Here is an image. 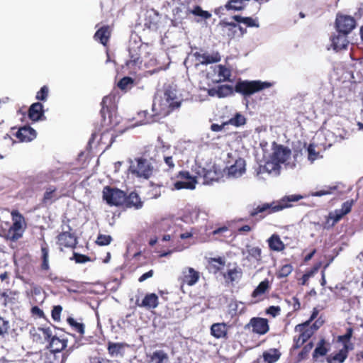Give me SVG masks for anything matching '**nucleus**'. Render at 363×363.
<instances>
[{
    "label": "nucleus",
    "mask_w": 363,
    "mask_h": 363,
    "mask_svg": "<svg viewBox=\"0 0 363 363\" xmlns=\"http://www.w3.org/2000/svg\"><path fill=\"white\" fill-rule=\"evenodd\" d=\"M303 198L301 195L285 196L279 201L272 203H264L253 207L249 211V216L256 221H260L267 215L282 211L284 208L291 206L290 202L298 201Z\"/></svg>",
    "instance_id": "1"
},
{
    "label": "nucleus",
    "mask_w": 363,
    "mask_h": 363,
    "mask_svg": "<svg viewBox=\"0 0 363 363\" xmlns=\"http://www.w3.org/2000/svg\"><path fill=\"white\" fill-rule=\"evenodd\" d=\"M11 215L12 224L7 231L6 238L11 241H17L22 238L27 225L24 216L18 210L12 211Z\"/></svg>",
    "instance_id": "2"
},
{
    "label": "nucleus",
    "mask_w": 363,
    "mask_h": 363,
    "mask_svg": "<svg viewBox=\"0 0 363 363\" xmlns=\"http://www.w3.org/2000/svg\"><path fill=\"white\" fill-rule=\"evenodd\" d=\"M271 86L272 84L267 82L240 80L236 83L234 90L236 93L246 96L269 88Z\"/></svg>",
    "instance_id": "3"
},
{
    "label": "nucleus",
    "mask_w": 363,
    "mask_h": 363,
    "mask_svg": "<svg viewBox=\"0 0 363 363\" xmlns=\"http://www.w3.org/2000/svg\"><path fill=\"white\" fill-rule=\"evenodd\" d=\"M130 173L137 177L148 179L154 172V167L145 158L139 157L135 159V163L129 167Z\"/></svg>",
    "instance_id": "4"
},
{
    "label": "nucleus",
    "mask_w": 363,
    "mask_h": 363,
    "mask_svg": "<svg viewBox=\"0 0 363 363\" xmlns=\"http://www.w3.org/2000/svg\"><path fill=\"white\" fill-rule=\"evenodd\" d=\"M102 198L110 206H123L125 192L116 187L105 186L102 191Z\"/></svg>",
    "instance_id": "5"
},
{
    "label": "nucleus",
    "mask_w": 363,
    "mask_h": 363,
    "mask_svg": "<svg viewBox=\"0 0 363 363\" xmlns=\"http://www.w3.org/2000/svg\"><path fill=\"white\" fill-rule=\"evenodd\" d=\"M356 27L355 19L347 15H337L335 28L338 33L347 35Z\"/></svg>",
    "instance_id": "6"
},
{
    "label": "nucleus",
    "mask_w": 363,
    "mask_h": 363,
    "mask_svg": "<svg viewBox=\"0 0 363 363\" xmlns=\"http://www.w3.org/2000/svg\"><path fill=\"white\" fill-rule=\"evenodd\" d=\"M245 329H251L253 333L259 335H265L269 330L268 320L260 317H253L245 325Z\"/></svg>",
    "instance_id": "7"
},
{
    "label": "nucleus",
    "mask_w": 363,
    "mask_h": 363,
    "mask_svg": "<svg viewBox=\"0 0 363 363\" xmlns=\"http://www.w3.org/2000/svg\"><path fill=\"white\" fill-rule=\"evenodd\" d=\"M177 177L180 178L181 180L174 184V189L177 190L182 189L192 190L195 189L197 181L188 171H180Z\"/></svg>",
    "instance_id": "8"
},
{
    "label": "nucleus",
    "mask_w": 363,
    "mask_h": 363,
    "mask_svg": "<svg viewBox=\"0 0 363 363\" xmlns=\"http://www.w3.org/2000/svg\"><path fill=\"white\" fill-rule=\"evenodd\" d=\"M57 243L61 250L64 247L74 249L77 245V238L74 233L68 231L62 232L57 236Z\"/></svg>",
    "instance_id": "9"
},
{
    "label": "nucleus",
    "mask_w": 363,
    "mask_h": 363,
    "mask_svg": "<svg viewBox=\"0 0 363 363\" xmlns=\"http://www.w3.org/2000/svg\"><path fill=\"white\" fill-rule=\"evenodd\" d=\"M101 117L106 121V115H108V118L111 117L112 113L115 111L116 108V95L115 94H108L105 96L102 101L101 103Z\"/></svg>",
    "instance_id": "10"
},
{
    "label": "nucleus",
    "mask_w": 363,
    "mask_h": 363,
    "mask_svg": "<svg viewBox=\"0 0 363 363\" xmlns=\"http://www.w3.org/2000/svg\"><path fill=\"white\" fill-rule=\"evenodd\" d=\"M200 274L199 272L192 267H186L182 271V276L179 278V281L182 285L193 286L197 283Z\"/></svg>",
    "instance_id": "11"
},
{
    "label": "nucleus",
    "mask_w": 363,
    "mask_h": 363,
    "mask_svg": "<svg viewBox=\"0 0 363 363\" xmlns=\"http://www.w3.org/2000/svg\"><path fill=\"white\" fill-rule=\"evenodd\" d=\"M62 195L59 194L57 188L54 185L45 187L41 203L44 206L51 205L59 200Z\"/></svg>",
    "instance_id": "12"
},
{
    "label": "nucleus",
    "mask_w": 363,
    "mask_h": 363,
    "mask_svg": "<svg viewBox=\"0 0 363 363\" xmlns=\"http://www.w3.org/2000/svg\"><path fill=\"white\" fill-rule=\"evenodd\" d=\"M214 74H217L216 79H212L213 84H218L224 82L230 81L231 70L225 65H218L211 67Z\"/></svg>",
    "instance_id": "13"
},
{
    "label": "nucleus",
    "mask_w": 363,
    "mask_h": 363,
    "mask_svg": "<svg viewBox=\"0 0 363 363\" xmlns=\"http://www.w3.org/2000/svg\"><path fill=\"white\" fill-rule=\"evenodd\" d=\"M166 101L165 107H161V104H159V112L157 114L160 115V117H166L169 115L175 109L180 107L182 100L178 96H175V99H168Z\"/></svg>",
    "instance_id": "14"
},
{
    "label": "nucleus",
    "mask_w": 363,
    "mask_h": 363,
    "mask_svg": "<svg viewBox=\"0 0 363 363\" xmlns=\"http://www.w3.org/2000/svg\"><path fill=\"white\" fill-rule=\"evenodd\" d=\"M159 108L157 107V104L153 103L152 106V111L153 112L152 114H150L147 111H141L138 113V118L140 120V122L143 123H151L155 121H159L160 118L163 117H160V115L157 114V112H159Z\"/></svg>",
    "instance_id": "15"
},
{
    "label": "nucleus",
    "mask_w": 363,
    "mask_h": 363,
    "mask_svg": "<svg viewBox=\"0 0 363 363\" xmlns=\"http://www.w3.org/2000/svg\"><path fill=\"white\" fill-rule=\"evenodd\" d=\"M15 136L19 142L28 143L36 138V132L30 126H23L17 130Z\"/></svg>",
    "instance_id": "16"
},
{
    "label": "nucleus",
    "mask_w": 363,
    "mask_h": 363,
    "mask_svg": "<svg viewBox=\"0 0 363 363\" xmlns=\"http://www.w3.org/2000/svg\"><path fill=\"white\" fill-rule=\"evenodd\" d=\"M245 166V160L241 157H239L235 160L233 164L228 167V175L233 178L241 177L246 171Z\"/></svg>",
    "instance_id": "17"
},
{
    "label": "nucleus",
    "mask_w": 363,
    "mask_h": 363,
    "mask_svg": "<svg viewBox=\"0 0 363 363\" xmlns=\"http://www.w3.org/2000/svg\"><path fill=\"white\" fill-rule=\"evenodd\" d=\"M194 56L197 60L200 62L201 65H208L212 63H216L220 61L221 57L218 52H213L211 54L208 52L201 53L196 52Z\"/></svg>",
    "instance_id": "18"
},
{
    "label": "nucleus",
    "mask_w": 363,
    "mask_h": 363,
    "mask_svg": "<svg viewBox=\"0 0 363 363\" xmlns=\"http://www.w3.org/2000/svg\"><path fill=\"white\" fill-rule=\"evenodd\" d=\"M67 340L60 339L57 336H54L49 342L48 347L50 348V356L60 352L67 347Z\"/></svg>",
    "instance_id": "19"
},
{
    "label": "nucleus",
    "mask_w": 363,
    "mask_h": 363,
    "mask_svg": "<svg viewBox=\"0 0 363 363\" xmlns=\"http://www.w3.org/2000/svg\"><path fill=\"white\" fill-rule=\"evenodd\" d=\"M135 303L141 308L147 309L155 308L159 304L158 296L155 293L147 294L141 303H139L138 300H137Z\"/></svg>",
    "instance_id": "20"
},
{
    "label": "nucleus",
    "mask_w": 363,
    "mask_h": 363,
    "mask_svg": "<svg viewBox=\"0 0 363 363\" xmlns=\"http://www.w3.org/2000/svg\"><path fill=\"white\" fill-rule=\"evenodd\" d=\"M41 251V264L40 265V269L42 272H48L50 269L49 264V246L45 240H43L40 245Z\"/></svg>",
    "instance_id": "21"
},
{
    "label": "nucleus",
    "mask_w": 363,
    "mask_h": 363,
    "mask_svg": "<svg viewBox=\"0 0 363 363\" xmlns=\"http://www.w3.org/2000/svg\"><path fill=\"white\" fill-rule=\"evenodd\" d=\"M229 326L225 323H213L211 327V334L217 339L227 338Z\"/></svg>",
    "instance_id": "22"
},
{
    "label": "nucleus",
    "mask_w": 363,
    "mask_h": 363,
    "mask_svg": "<svg viewBox=\"0 0 363 363\" xmlns=\"http://www.w3.org/2000/svg\"><path fill=\"white\" fill-rule=\"evenodd\" d=\"M219 25L223 36L227 37L229 40L234 38L237 33L238 24L236 23L227 22L223 20L219 23Z\"/></svg>",
    "instance_id": "23"
},
{
    "label": "nucleus",
    "mask_w": 363,
    "mask_h": 363,
    "mask_svg": "<svg viewBox=\"0 0 363 363\" xmlns=\"http://www.w3.org/2000/svg\"><path fill=\"white\" fill-rule=\"evenodd\" d=\"M111 31L109 26H104L99 28L94 34V39L106 46L111 38Z\"/></svg>",
    "instance_id": "24"
},
{
    "label": "nucleus",
    "mask_w": 363,
    "mask_h": 363,
    "mask_svg": "<svg viewBox=\"0 0 363 363\" xmlns=\"http://www.w3.org/2000/svg\"><path fill=\"white\" fill-rule=\"evenodd\" d=\"M44 117L43 106L40 102L33 103L28 109V118L33 121H38Z\"/></svg>",
    "instance_id": "25"
},
{
    "label": "nucleus",
    "mask_w": 363,
    "mask_h": 363,
    "mask_svg": "<svg viewBox=\"0 0 363 363\" xmlns=\"http://www.w3.org/2000/svg\"><path fill=\"white\" fill-rule=\"evenodd\" d=\"M295 331L299 333V335L303 341L306 342L314 333L313 327H310L309 321L298 324L295 327Z\"/></svg>",
    "instance_id": "26"
},
{
    "label": "nucleus",
    "mask_w": 363,
    "mask_h": 363,
    "mask_svg": "<svg viewBox=\"0 0 363 363\" xmlns=\"http://www.w3.org/2000/svg\"><path fill=\"white\" fill-rule=\"evenodd\" d=\"M269 248L272 251L281 252L286 246L278 234H272L267 240Z\"/></svg>",
    "instance_id": "27"
},
{
    "label": "nucleus",
    "mask_w": 363,
    "mask_h": 363,
    "mask_svg": "<svg viewBox=\"0 0 363 363\" xmlns=\"http://www.w3.org/2000/svg\"><path fill=\"white\" fill-rule=\"evenodd\" d=\"M142 206L143 203L136 192H130L129 195L125 194V199L123 206L126 208L135 207V208H140Z\"/></svg>",
    "instance_id": "28"
},
{
    "label": "nucleus",
    "mask_w": 363,
    "mask_h": 363,
    "mask_svg": "<svg viewBox=\"0 0 363 363\" xmlns=\"http://www.w3.org/2000/svg\"><path fill=\"white\" fill-rule=\"evenodd\" d=\"M127 346L128 345L125 342H112L109 341L107 344L108 353L111 357L122 356L124 348Z\"/></svg>",
    "instance_id": "29"
},
{
    "label": "nucleus",
    "mask_w": 363,
    "mask_h": 363,
    "mask_svg": "<svg viewBox=\"0 0 363 363\" xmlns=\"http://www.w3.org/2000/svg\"><path fill=\"white\" fill-rule=\"evenodd\" d=\"M242 275V269L238 267L230 269L225 273L223 274V277L228 284H233L234 281L240 280Z\"/></svg>",
    "instance_id": "30"
},
{
    "label": "nucleus",
    "mask_w": 363,
    "mask_h": 363,
    "mask_svg": "<svg viewBox=\"0 0 363 363\" xmlns=\"http://www.w3.org/2000/svg\"><path fill=\"white\" fill-rule=\"evenodd\" d=\"M331 40L333 48L335 50L346 49L349 43V41L347 38V35L340 33L338 35L333 36Z\"/></svg>",
    "instance_id": "31"
},
{
    "label": "nucleus",
    "mask_w": 363,
    "mask_h": 363,
    "mask_svg": "<svg viewBox=\"0 0 363 363\" xmlns=\"http://www.w3.org/2000/svg\"><path fill=\"white\" fill-rule=\"evenodd\" d=\"M290 150L282 146L278 147L272 155V159L277 163H284L290 156Z\"/></svg>",
    "instance_id": "32"
},
{
    "label": "nucleus",
    "mask_w": 363,
    "mask_h": 363,
    "mask_svg": "<svg viewBox=\"0 0 363 363\" xmlns=\"http://www.w3.org/2000/svg\"><path fill=\"white\" fill-rule=\"evenodd\" d=\"M271 289V285L269 281L267 279L262 281L258 286L254 289L252 292L251 296L253 298H256L259 297L267 292H268Z\"/></svg>",
    "instance_id": "33"
},
{
    "label": "nucleus",
    "mask_w": 363,
    "mask_h": 363,
    "mask_svg": "<svg viewBox=\"0 0 363 363\" xmlns=\"http://www.w3.org/2000/svg\"><path fill=\"white\" fill-rule=\"evenodd\" d=\"M210 269L216 274L223 269L225 262L221 257H211L208 260Z\"/></svg>",
    "instance_id": "34"
},
{
    "label": "nucleus",
    "mask_w": 363,
    "mask_h": 363,
    "mask_svg": "<svg viewBox=\"0 0 363 363\" xmlns=\"http://www.w3.org/2000/svg\"><path fill=\"white\" fill-rule=\"evenodd\" d=\"M281 354L277 349H270L263 352L262 357L265 363H274L280 357Z\"/></svg>",
    "instance_id": "35"
},
{
    "label": "nucleus",
    "mask_w": 363,
    "mask_h": 363,
    "mask_svg": "<svg viewBox=\"0 0 363 363\" xmlns=\"http://www.w3.org/2000/svg\"><path fill=\"white\" fill-rule=\"evenodd\" d=\"M352 334L353 329L352 328H348L345 335L338 336V341L343 344V348H345L346 347V348L350 350L353 349V345L350 343Z\"/></svg>",
    "instance_id": "36"
},
{
    "label": "nucleus",
    "mask_w": 363,
    "mask_h": 363,
    "mask_svg": "<svg viewBox=\"0 0 363 363\" xmlns=\"http://www.w3.org/2000/svg\"><path fill=\"white\" fill-rule=\"evenodd\" d=\"M236 22L244 23L247 27L258 28L259 26L257 21L251 17H242L240 15H235L232 17Z\"/></svg>",
    "instance_id": "37"
},
{
    "label": "nucleus",
    "mask_w": 363,
    "mask_h": 363,
    "mask_svg": "<svg viewBox=\"0 0 363 363\" xmlns=\"http://www.w3.org/2000/svg\"><path fill=\"white\" fill-rule=\"evenodd\" d=\"M346 347L342 348L340 350V352L332 357H328L327 360L329 363H333V362H337L339 363H342L346 359L348 355V351Z\"/></svg>",
    "instance_id": "38"
},
{
    "label": "nucleus",
    "mask_w": 363,
    "mask_h": 363,
    "mask_svg": "<svg viewBox=\"0 0 363 363\" xmlns=\"http://www.w3.org/2000/svg\"><path fill=\"white\" fill-rule=\"evenodd\" d=\"M204 184H211L213 182L217 181V173L213 169H202Z\"/></svg>",
    "instance_id": "39"
},
{
    "label": "nucleus",
    "mask_w": 363,
    "mask_h": 363,
    "mask_svg": "<svg viewBox=\"0 0 363 363\" xmlns=\"http://www.w3.org/2000/svg\"><path fill=\"white\" fill-rule=\"evenodd\" d=\"M11 332V325L8 320L0 316V337H6Z\"/></svg>",
    "instance_id": "40"
},
{
    "label": "nucleus",
    "mask_w": 363,
    "mask_h": 363,
    "mask_svg": "<svg viewBox=\"0 0 363 363\" xmlns=\"http://www.w3.org/2000/svg\"><path fill=\"white\" fill-rule=\"evenodd\" d=\"M17 294L16 291L11 290L0 293V296L3 298L2 304L6 306L9 303H13L15 300L14 296L17 295Z\"/></svg>",
    "instance_id": "41"
},
{
    "label": "nucleus",
    "mask_w": 363,
    "mask_h": 363,
    "mask_svg": "<svg viewBox=\"0 0 363 363\" xmlns=\"http://www.w3.org/2000/svg\"><path fill=\"white\" fill-rule=\"evenodd\" d=\"M67 322L72 327V330L79 333L81 335L84 334V325L77 322L73 318L68 317Z\"/></svg>",
    "instance_id": "42"
},
{
    "label": "nucleus",
    "mask_w": 363,
    "mask_h": 363,
    "mask_svg": "<svg viewBox=\"0 0 363 363\" xmlns=\"http://www.w3.org/2000/svg\"><path fill=\"white\" fill-rule=\"evenodd\" d=\"M152 362L156 361V363H164V360L168 359V356L163 350L155 351L150 356Z\"/></svg>",
    "instance_id": "43"
},
{
    "label": "nucleus",
    "mask_w": 363,
    "mask_h": 363,
    "mask_svg": "<svg viewBox=\"0 0 363 363\" xmlns=\"http://www.w3.org/2000/svg\"><path fill=\"white\" fill-rule=\"evenodd\" d=\"M235 91L232 86L224 84L218 86V98H224L230 96Z\"/></svg>",
    "instance_id": "44"
},
{
    "label": "nucleus",
    "mask_w": 363,
    "mask_h": 363,
    "mask_svg": "<svg viewBox=\"0 0 363 363\" xmlns=\"http://www.w3.org/2000/svg\"><path fill=\"white\" fill-rule=\"evenodd\" d=\"M249 256L256 262H260L262 260V250L259 247H250L247 249Z\"/></svg>",
    "instance_id": "45"
},
{
    "label": "nucleus",
    "mask_w": 363,
    "mask_h": 363,
    "mask_svg": "<svg viewBox=\"0 0 363 363\" xmlns=\"http://www.w3.org/2000/svg\"><path fill=\"white\" fill-rule=\"evenodd\" d=\"M130 54V60L126 62V65L128 67H134L138 64H141L142 60L140 55L138 52L133 53L130 50H129Z\"/></svg>",
    "instance_id": "46"
},
{
    "label": "nucleus",
    "mask_w": 363,
    "mask_h": 363,
    "mask_svg": "<svg viewBox=\"0 0 363 363\" xmlns=\"http://www.w3.org/2000/svg\"><path fill=\"white\" fill-rule=\"evenodd\" d=\"M325 342L323 339L318 342L313 353V357L314 358L318 356H325L327 354L328 350L325 347Z\"/></svg>",
    "instance_id": "47"
},
{
    "label": "nucleus",
    "mask_w": 363,
    "mask_h": 363,
    "mask_svg": "<svg viewBox=\"0 0 363 363\" xmlns=\"http://www.w3.org/2000/svg\"><path fill=\"white\" fill-rule=\"evenodd\" d=\"M337 186H325L323 189H322L319 191H317L315 192H311V195L312 196H318V197L325 196V195H329V194H331L334 191L337 190Z\"/></svg>",
    "instance_id": "48"
},
{
    "label": "nucleus",
    "mask_w": 363,
    "mask_h": 363,
    "mask_svg": "<svg viewBox=\"0 0 363 363\" xmlns=\"http://www.w3.org/2000/svg\"><path fill=\"white\" fill-rule=\"evenodd\" d=\"M293 271V267L291 264L283 265L277 272V277L279 279L287 277Z\"/></svg>",
    "instance_id": "49"
},
{
    "label": "nucleus",
    "mask_w": 363,
    "mask_h": 363,
    "mask_svg": "<svg viewBox=\"0 0 363 363\" xmlns=\"http://www.w3.org/2000/svg\"><path fill=\"white\" fill-rule=\"evenodd\" d=\"M189 12L194 16H200L203 19H208L211 16V14L208 11H203L199 6H195Z\"/></svg>",
    "instance_id": "50"
},
{
    "label": "nucleus",
    "mask_w": 363,
    "mask_h": 363,
    "mask_svg": "<svg viewBox=\"0 0 363 363\" xmlns=\"http://www.w3.org/2000/svg\"><path fill=\"white\" fill-rule=\"evenodd\" d=\"M228 125L231 124L234 126L238 127L245 123V118L240 113H236L234 117L231 118L228 121H226Z\"/></svg>",
    "instance_id": "51"
},
{
    "label": "nucleus",
    "mask_w": 363,
    "mask_h": 363,
    "mask_svg": "<svg viewBox=\"0 0 363 363\" xmlns=\"http://www.w3.org/2000/svg\"><path fill=\"white\" fill-rule=\"evenodd\" d=\"M70 259H74L78 264L86 263L91 260L90 257L76 252H73V257Z\"/></svg>",
    "instance_id": "52"
},
{
    "label": "nucleus",
    "mask_w": 363,
    "mask_h": 363,
    "mask_svg": "<svg viewBox=\"0 0 363 363\" xmlns=\"http://www.w3.org/2000/svg\"><path fill=\"white\" fill-rule=\"evenodd\" d=\"M352 206H353V200L352 199V200L347 201L344 202L342 204L341 208L336 209V210L337 211H339L340 213L342 216H344L351 211Z\"/></svg>",
    "instance_id": "53"
},
{
    "label": "nucleus",
    "mask_w": 363,
    "mask_h": 363,
    "mask_svg": "<svg viewBox=\"0 0 363 363\" xmlns=\"http://www.w3.org/2000/svg\"><path fill=\"white\" fill-rule=\"evenodd\" d=\"M48 93L49 89L45 85L37 92L35 98L38 101H45L48 99Z\"/></svg>",
    "instance_id": "54"
},
{
    "label": "nucleus",
    "mask_w": 363,
    "mask_h": 363,
    "mask_svg": "<svg viewBox=\"0 0 363 363\" xmlns=\"http://www.w3.org/2000/svg\"><path fill=\"white\" fill-rule=\"evenodd\" d=\"M111 240L112 238L111 235L100 234L97 237L96 243L99 245L104 246L109 245Z\"/></svg>",
    "instance_id": "55"
},
{
    "label": "nucleus",
    "mask_w": 363,
    "mask_h": 363,
    "mask_svg": "<svg viewBox=\"0 0 363 363\" xmlns=\"http://www.w3.org/2000/svg\"><path fill=\"white\" fill-rule=\"evenodd\" d=\"M133 79L129 77H123L118 83V86L121 90H125L128 89L129 85L133 84Z\"/></svg>",
    "instance_id": "56"
},
{
    "label": "nucleus",
    "mask_w": 363,
    "mask_h": 363,
    "mask_svg": "<svg viewBox=\"0 0 363 363\" xmlns=\"http://www.w3.org/2000/svg\"><path fill=\"white\" fill-rule=\"evenodd\" d=\"M62 311V307L60 305L54 306L51 311L52 318L55 321L59 322L60 320Z\"/></svg>",
    "instance_id": "57"
},
{
    "label": "nucleus",
    "mask_w": 363,
    "mask_h": 363,
    "mask_svg": "<svg viewBox=\"0 0 363 363\" xmlns=\"http://www.w3.org/2000/svg\"><path fill=\"white\" fill-rule=\"evenodd\" d=\"M40 332H41L44 339L45 341L50 342V340L55 336L52 335V333L51 329L48 328H40L39 327Z\"/></svg>",
    "instance_id": "58"
},
{
    "label": "nucleus",
    "mask_w": 363,
    "mask_h": 363,
    "mask_svg": "<svg viewBox=\"0 0 363 363\" xmlns=\"http://www.w3.org/2000/svg\"><path fill=\"white\" fill-rule=\"evenodd\" d=\"M164 96L165 101L168 99H175V96H177V91L173 89L171 86H169L164 90Z\"/></svg>",
    "instance_id": "59"
},
{
    "label": "nucleus",
    "mask_w": 363,
    "mask_h": 363,
    "mask_svg": "<svg viewBox=\"0 0 363 363\" xmlns=\"http://www.w3.org/2000/svg\"><path fill=\"white\" fill-rule=\"evenodd\" d=\"M330 215V218L333 219L332 225H335L342 218L343 216L337 211L336 209L334 211H331L328 213Z\"/></svg>",
    "instance_id": "60"
},
{
    "label": "nucleus",
    "mask_w": 363,
    "mask_h": 363,
    "mask_svg": "<svg viewBox=\"0 0 363 363\" xmlns=\"http://www.w3.org/2000/svg\"><path fill=\"white\" fill-rule=\"evenodd\" d=\"M40 333L41 332H40L39 328H33L30 330V334L33 341L37 342H41Z\"/></svg>",
    "instance_id": "61"
},
{
    "label": "nucleus",
    "mask_w": 363,
    "mask_h": 363,
    "mask_svg": "<svg viewBox=\"0 0 363 363\" xmlns=\"http://www.w3.org/2000/svg\"><path fill=\"white\" fill-rule=\"evenodd\" d=\"M281 312V308L279 306H269L266 310V313L272 315V317H276L279 315Z\"/></svg>",
    "instance_id": "62"
},
{
    "label": "nucleus",
    "mask_w": 363,
    "mask_h": 363,
    "mask_svg": "<svg viewBox=\"0 0 363 363\" xmlns=\"http://www.w3.org/2000/svg\"><path fill=\"white\" fill-rule=\"evenodd\" d=\"M30 312L33 316H36L40 318L45 317L43 311L37 306H33L30 309Z\"/></svg>",
    "instance_id": "63"
},
{
    "label": "nucleus",
    "mask_w": 363,
    "mask_h": 363,
    "mask_svg": "<svg viewBox=\"0 0 363 363\" xmlns=\"http://www.w3.org/2000/svg\"><path fill=\"white\" fill-rule=\"evenodd\" d=\"M308 160L313 161L317 158L318 152H315L314 147L310 145L308 147Z\"/></svg>",
    "instance_id": "64"
}]
</instances>
